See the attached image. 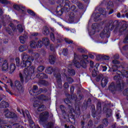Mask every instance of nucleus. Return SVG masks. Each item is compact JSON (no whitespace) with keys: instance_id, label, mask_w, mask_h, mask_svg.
Wrapping results in <instances>:
<instances>
[{"instance_id":"nucleus-1","label":"nucleus","mask_w":128,"mask_h":128,"mask_svg":"<svg viewBox=\"0 0 128 128\" xmlns=\"http://www.w3.org/2000/svg\"><path fill=\"white\" fill-rule=\"evenodd\" d=\"M57 4L59 6H57L56 9V14L58 16H60L64 12H74L76 8V6H70V1L68 0H58Z\"/></svg>"},{"instance_id":"nucleus-2","label":"nucleus","mask_w":128,"mask_h":128,"mask_svg":"<svg viewBox=\"0 0 128 128\" xmlns=\"http://www.w3.org/2000/svg\"><path fill=\"white\" fill-rule=\"evenodd\" d=\"M120 22L116 20L113 22L110 28L108 26H105L103 30L100 33V37L101 38H104L106 36L107 38H108L110 36V30H113L114 28H116V26H120Z\"/></svg>"},{"instance_id":"nucleus-3","label":"nucleus","mask_w":128,"mask_h":128,"mask_svg":"<svg viewBox=\"0 0 128 128\" xmlns=\"http://www.w3.org/2000/svg\"><path fill=\"white\" fill-rule=\"evenodd\" d=\"M36 68L34 66H31L29 68H26L24 70L23 74L20 72L19 74V76L20 78L21 82H24V76L25 77V78H30L32 76H34V69Z\"/></svg>"},{"instance_id":"nucleus-4","label":"nucleus","mask_w":128,"mask_h":128,"mask_svg":"<svg viewBox=\"0 0 128 128\" xmlns=\"http://www.w3.org/2000/svg\"><path fill=\"white\" fill-rule=\"evenodd\" d=\"M80 108H78L76 110H74L73 112H72L68 115V122L72 124V122H76V118H80Z\"/></svg>"},{"instance_id":"nucleus-5","label":"nucleus","mask_w":128,"mask_h":128,"mask_svg":"<svg viewBox=\"0 0 128 128\" xmlns=\"http://www.w3.org/2000/svg\"><path fill=\"white\" fill-rule=\"evenodd\" d=\"M73 63L74 66L76 68H88V64H89L90 63H88V61H84V60H80V62H78L76 60H74Z\"/></svg>"},{"instance_id":"nucleus-6","label":"nucleus","mask_w":128,"mask_h":128,"mask_svg":"<svg viewBox=\"0 0 128 128\" xmlns=\"http://www.w3.org/2000/svg\"><path fill=\"white\" fill-rule=\"evenodd\" d=\"M74 60H84L87 63L90 64V60H88V56L86 54H74Z\"/></svg>"},{"instance_id":"nucleus-7","label":"nucleus","mask_w":128,"mask_h":128,"mask_svg":"<svg viewBox=\"0 0 128 128\" xmlns=\"http://www.w3.org/2000/svg\"><path fill=\"white\" fill-rule=\"evenodd\" d=\"M50 116V113L48 112H43L40 114V122H44L48 120V116Z\"/></svg>"},{"instance_id":"nucleus-8","label":"nucleus","mask_w":128,"mask_h":128,"mask_svg":"<svg viewBox=\"0 0 128 128\" xmlns=\"http://www.w3.org/2000/svg\"><path fill=\"white\" fill-rule=\"evenodd\" d=\"M6 118H12V120H16L18 118V115L12 112H8L5 114Z\"/></svg>"},{"instance_id":"nucleus-9","label":"nucleus","mask_w":128,"mask_h":128,"mask_svg":"<svg viewBox=\"0 0 128 128\" xmlns=\"http://www.w3.org/2000/svg\"><path fill=\"white\" fill-rule=\"evenodd\" d=\"M38 87L37 86L34 85L33 86V88L30 90L29 94H30V96H38Z\"/></svg>"},{"instance_id":"nucleus-10","label":"nucleus","mask_w":128,"mask_h":128,"mask_svg":"<svg viewBox=\"0 0 128 128\" xmlns=\"http://www.w3.org/2000/svg\"><path fill=\"white\" fill-rule=\"evenodd\" d=\"M128 32V24H124L118 30V32L120 34H122V32L126 33Z\"/></svg>"},{"instance_id":"nucleus-11","label":"nucleus","mask_w":128,"mask_h":128,"mask_svg":"<svg viewBox=\"0 0 128 128\" xmlns=\"http://www.w3.org/2000/svg\"><path fill=\"white\" fill-rule=\"evenodd\" d=\"M31 66L30 62L22 60L20 64L21 68H30Z\"/></svg>"},{"instance_id":"nucleus-12","label":"nucleus","mask_w":128,"mask_h":128,"mask_svg":"<svg viewBox=\"0 0 128 128\" xmlns=\"http://www.w3.org/2000/svg\"><path fill=\"white\" fill-rule=\"evenodd\" d=\"M33 106L34 108H38V112H44V105H39L38 104H33Z\"/></svg>"},{"instance_id":"nucleus-13","label":"nucleus","mask_w":128,"mask_h":128,"mask_svg":"<svg viewBox=\"0 0 128 128\" xmlns=\"http://www.w3.org/2000/svg\"><path fill=\"white\" fill-rule=\"evenodd\" d=\"M108 90L112 92H114L118 91V89H116V87L114 82H112L110 86L108 87Z\"/></svg>"},{"instance_id":"nucleus-14","label":"nucleus","mask_w":128,"mask_h":128,"mask_svg":"<svg viewBox=\"0 0 128 128\" xmlns=\"http://www.w3.org/2000/svg\"><path fill=\"white\" fill-rule=\"evenodd\" d=\"M8 63L6 60H4L2 64V72H8Z\"/></svg>"},{"instance_id":"nucleus-15","label":"nucleus","mask_w":128,"mask_h":128,"mask_svg":"<svg viewBox=\"0 0 128 128\" xmlns=\"http://www.w3.org/2000/svg\"><path fill=\"white\" fill-rule=\"evenodd\" d=\"M54 76L56 78L57 84H60L62 82V76L60 73H54Z\"/></svg>"},{"instance_id":"nucleus-16","label":"nucleus","mask_w":128,"mask_h":128,"mask_svg":"<svg viewBox=\"0 0 128 128\" xmlns=\"http://www.w3.org/2000/svg\"><path fill=\"white\" fill-rule=\"evenodd\" d=\"M100 66L99 64H96L94 66V69L92 71V76L93 78H96V76H98V73L96 72V70H98V67Z\"/></svg>"},{"instance_id":"nucleus-17","label":"nucleus","mask_w":128,"mask_h":128,"mask_svg":"<svg viewBox=\"0 0 128 128\" xmlns=\"http://www.w3.org/2000/svg\"><path fill=\"white\" fill-rule=\"evenodd\" d=\"M56 58L54 55H50L49 56V62L50 64H54Z\"/></svg>"},{"instance_id":"nucleus-18","label":"nucleus","mask_w":128,"mask_h":128,"mask_svg":"<svg viewBox=\"0 0 128 128\" xmlns=\"http://www.w3.org/2000/svg\"><path fill=\"white\" fill-rule=\"evenodd\" d=\"M8 106H10V104L6 101H2L0 103V108H8Z\"/></svg>"},{"instance_id":"nucleus-19","label":"nucleus","mask_w":128,"mask_h":128,"mask_svg":"<svg viewBox=\"0 0 128 128\" xmlns=\"http://www.w3.org/2000/svg\"><path fill=\"white\" fill-rule=\"evenodd\" d=\"M36 76H38V78H40L41 80H44V78H48V76L46 74L42 72H40L38 74L36 75Z\"/></svg>"},{"instance_id":"nucleus-20","label":"nucleus","mask_w":128,"mask_h":128,"mask_svg":"<svg viewBox=\"0 0 128 128\" xmlns=\"http://www.w3.org/2000/svg\"><path fill=\"white\" fill-rule=\"evenodd\" d=\"M74 13L72 12H69V18L68 20L70 22H74Z\"/></svg>"},{"instance_id":"nucleus-21","label":"nucleus","mask_w":128,"mask_h":128,"mask_svg":"<svg viewBox=\"0 0 128 128\" xmlns=\"http://www.w3.org/2000/svg\"><path fill=\"white\" fill-rule=\"evenodd\" d=\"M50 28L48 26H45L42 30V34L44 36H48L50 34Z\"/></svg>"},{"instance_id":"nucleus-22","label":"nucleus","mask_w":128,"mask_h":128,"mask_svg":"<svg viewBox=\"0 0 128 128\" xmlns=\"http://www.w3.org/2000/svg\"><path fill=\"white\" fill-rule=\"evenodd\" d=\"M42 44H44L46 46H50V39H48V38H44L42 39Z\"/></svg>"},{"instance_id":"nucleus-23","label":"nucleus","mask_w":128,"mask_h":128,"mask_svg":"<svg viewBox=\"0 0 128 128\" xmlns=\"http://www.w3.org/2000/svg\"><path fill=\"white\" fill-rule=\"evenodd\" d=\"M16 68V64L14 63H12L10 64V74H12V72H14Z\"/></svg>"},{"instance_id":"nucleus-24","label":"nucleus","mask_w":128,"mask_h":128,"mask_svg":"<svg viewBox=\"0 0 128 128\" xmlns=\"http://www.w3.org/2000/svg\"><path fill=\"white\" fill-rule=\"evenodd\" d=\"M14 86L16 88V90H20L22 88V84H20V82L18 80L15 81Z\"/></svg>"},{"instance_id":"nucleus-25","label":"nucleus","mask_w":128,"mask_h":128,"mask_svg":"<svg viewBox=\"0 0 128 128\" xmlns=\"http://www.w3.org/2000/svg\"><path fill=\"white\" fill-rule=\"evenodd\" d=\"M108 80L106 78L102 79L101 80V86L102 88H105V86L108 84Z\"/></svg>"},{"instance_id":"nucleus-26","label":"nucleus","mask_w":128,"mask_h":128,"mask_svg":"<svg viewBox=\"0 0 128 128\" xmlns=\"http://www.w3.org/2000/svg\"><path fill=\"white\" fill-rule=\"evenodd\" d=\"M27 50H28V46L24 44L22 45L19 47V50L20 52H24Z\"/></svg>"},{"instance_id":"nucleus-27","label":"nucleus","mask_w":128,"mask_h":128,"mask_svg":"<svg viewBox=\"0 0 128 128\" xmlns=\"http://www.w3.org/2000/svg\"><path fill=\"white\" fill-rule=\"evenodd\" d=\"M102 14H100V12L96 13L95 16L94 18V22H98V18H100V16H102Z\"/></svg>"},{"instance_id":"nucleus-28","label":"nucleus","mask_w":128,"mask_h":128,"mask_svg":"<svg viewBox=\"0 0 128 128\" xmlns=\"http://www.w3.org/2000/svg\"><path fill=\"white\" fill-rule=\"evenodd\" d=\"M46 74H50L54 72V68L52 67H48L46 70Z\"/></svg>"},{"instance_id":"nucleus-29","label":"nucleus","mask_w":128,"mask_h":128,"mask_svg":"<svg viewBox=\"0 0 128 128\" xmlns=\"http://www.w3.org/2000/svg\"><path fill=\"white\" fill-rule=\"evenodd\" d=\"M30 46L32 48H38L37 42H36L34 40L32 41L30 44Z\"/></svg>"},{"instance_id":"nucleus-30","label":"nucleus","mask_w":128,"mask_h":128,"mask_svg":"<svg viewBox=\"0 0 128 128\" xmlns=\"http://www.w3.org/2000/svg\"><path fill=\"white\" fill-rule=\"evenodd\" d=\"M112 115V109H107L106 112V118H110Z\"/></svg>"},{"instance_id":"nucleus-31","label":"nucleus","mask_w":128,"mask_h":128,"mask_svg":"<svg viewBox=\"0 0 128 128\" xmlns=\"http://www.w3.org/2000/svg\"><path fill=\"white\" fill-rule=\"evenodd\" d=\"M68 72L70 76H76V70L72 68H69L68 69Z\"/></svg>"},{"instance_id":"nucleus-32","label":"nucleus","mask_w":128,"mask_h":128,"mask_svg":"<svg viewBox=\"0 0 128 128\" xmlns=\"http://www.w3.org/2000/svg\"><path fill=\"white\" fill-rule=\"evenodd\" d=\"M28 58V54L26 52L22 54V60H27Z\"/></svg>"},{"instance_id":"nucleus-33","label":"nucleus","mask_w":128,"mask_h":128,"mask_svg":"<svg viewBox=\"0 0 128 128\" xmlns=\"http://www.w3.org/2000/svg\"><path fill=\"white\" fill-rule=\"evenodd\" d=\"M17 30H18L20 34L24 32V28H22V26L20 24L17 25Z\"/></svg>"},{"instance_id":"nucleus-34","label":"nucleus","mask_w":128,"mask_h":128,"mask_svg":"<svg viewBox=\"0 0 128 128\" xmlns=\"http://www.w3.org/2000/svg\"><path fill=\"white\" fill-rule=\"evenodd\" d=\"M19 40H20V42L23 44H24V42H26V36H20L19 37Z\"/></svg>"},{"instance_id":"nucleus-35","label":"nucleus","mask_w":128,"mask_h":128,"mask_svg":"<svg viewBox=\"0 0 128 128\" xmlns=\"http://www.w3.org/2000/svg\"><path fill=\"white\" fill-rule=\"evenodd\" d=\"M39 84H42V86H48V81H46L45 80H41L39 82Z\"/></svg>"},{"instance_id":"nucleus-36","label":"nucleus","mask_w":128,"mask_h":128,"mask_svg":"<svg viewBox=\"0 0 128 128\" xmlns=\"http://www.w3.org/2000/svg\"><path fill=\"white\" fill-rule=\"evenodd\" d=\"M42 92H48V89H43L42 88H39L38 94H40Z\"/></svg>"},{"instance_id":"nucleus-37","label":"nucleus","mask_w":128,"mask_h":128,"mask_svg":"<svg viewBox=\"0 0 128 128\" xmlns=\"http://www.w3.org/2000/svg\"><path fill=\"white\" fill-rule=\"evenodd\" d=\"M27 12L30 15L32 16H36V13L34 12L32 10H27Z\"/></svg>"},{"instance_id":"nucleus-38","label":"nucleus","mask_w":128,"mask_h":128,"mask_svg":"<svg viewBox=\"0 0 128 128\" xmlns=\"http://www.w3.org/2000/svg\"><path fill=\"white\" fill-rule=\"evenodd\" d=\"M50 38L53 42H56V36H54V32H50Z\"/></svg>"},{"instance_id":"nucleus-39","label":"nucleus","mask_w":128,"mask_h":128,"mask_svg":"<svg viewBox=\"0 0 128 128\" xmlns=\"http://www.w3.org/2000/svg\"><path fill=\"white\" fill-rule=\"evenodd\" d=\"M88 104H92V99L90 98H88L87 102L86 103H84V108H87L88 106Z\"/></svg>"},{"instance_id":"nucleus-40","label":"nucleus","mask_w":128,"mask_h":128,"mask_svg":"<svg viewBox=\"0 0 128 128\" xmlns=\"http://www.w3.org/2000/svg\"><path fill=\"white\" fill-rule=\"evenodd\" d=\"M56 40L57 44H62V39L60 36H57Z\"/></svg>"},{"instance_id":"nucleus-41","label":"nucleus","mask_w":128,"mask_h":128,"mask_svg":"<svg viewBox=\"0 0 128 128\" xmlns=\"http://www.w3.org/2000/svg\"><path fill=\"white\" fill-rule=\"evenodd\" d=\"M13 123H12V125H10L8 124H2V128H12Z\"/></svg>"},{"instance_id":"nucleus-42","label":"nucleus","mask_w":128,"mask_h":128,"mask_svg":"<svg viewBox=\"0 0 128 128\" xmlns=\"http://www.w3.org/2000/svg\"><path fill=\"white\" fill-rule=\"evenodd\" d=\"M92 118H96L98 116L96 109L92 108Z\"/></svg>"},{"instance_id":"nucleus-43","label":"nucleus","mask_w":128,"mask_h":128,"mask_svg":"<svg viewBox=\"0 0 128 128\" xmlns=\"http://www.w3.org/2000/svg\"><path fill=\"white\" fill-rule=\"evenodd\" d=\"M54 124L52 122H48L46 124L47 128H54Z\"/></svg>"},{"instance_id":"nucleus-44","label":"nucleus","mask_w":128,"mask_h":128,"mask_svg":"<svg viewBox=\"0 0 128 128\" xmlns=\"http://www.w3.org/2000/svg\"><path fill=\"white\" fill-rule=\"evenodd\" d=\"M42 44H42V40L38 41L37 42V48H40L42 46Z\"/></svg>"},{"instance_id":"nucleus-45","label":"nucleus","mask_w":128,"mask_h":128,"mask_svg":"<svg viewBox=\"0 0 128 128\" xmlns=\"http://www.w3.org/2000/svg\"><path fill=\"white\" fill-rule=\"evenodd\" d=\"M16 65V66H20V59L18 58H16L15 59Z\"/></svg>"},{"instance_id":"nucleus-46","label":"nucleus","mask_w":128,"mask_h":128,"mask_svg":"<svg viewBox=\"0 0 128 128\" xmlns=\"http://www.w3.org/2000/svg\"><path fill=\"white\" fill-rule=\"evenodd\" d=\"M13 8L16 10H20V5L14 4L13 6Z\"/></svg>"},{"instance_id":"nucleus-47","label":"nucleus","mask_w":128,"mask_h":128,"mask_svg":"<svg viewBox=\"0 0 128 128\" xmlns=\"http://www.w3.org/2000/svg\"><path fill=\"white\" fill-rule=\"evenodd\" d=\"M96 109L97 110H100V112H102V104L98 102L96 105Z\"/></svg>"},{"instance_id":"nucleus-48","label":"nucleus","mask_w":128,"mask_h":128,"mask_svg":"<svg viewBox=\"0 0 128 128\" xmlns=\"http://www.w3.org/2000/svg\"><path fill=\"white\" fill-rule=\"evenodd\" d=\"M62 54L64 55L65 56H66L68 54V48H64L62 50Z\"/></svg>"},{"instance_id":"nucleus-49","label":"nucleus","mask_w":128,"mask_h":128,"mask_svg":"<svg viewBox=\"0 0 128 128\" xmlns=\"http://www.w3.org/2000/svg\"><path fill=\"white\" fill-rule=\"evenodd\" d=\"M6 32L10 36H14V32H12V29H10V28H6Z\"/></svg>"},{"instance_id":"nucleus-50","label":"nucleus","mask_w":128,"mask_h":128,"mask_svg":"<svg viewBox=\"0 0 128 128\" xmlns=\"http://www.w3.org/2000/svg\"><path fill=\"white\" fill-rule=\"evenodd\" d=\"M34 60V57L28 56V58H27V60H26V61L30 62H31V66H32V62Z\"/></svg>"},{"instance_id":"nucleus-51","label":"nucleus","mask_w":128,"mask_h":128,"mask_svg":"<svg viewBox=\"0 0 128 128\" xmlns=\"http://www.w3.org/2000/svg\"><path fill=\"white\" fill-rule=\"evenodd\" d=\"M0 4H8L10 2L8 0H0Z\"/></svg>"},{"instance_id":"nucleus-52","label":"nucleus","mask_w":128,"mask_h":128,"mask_svg":"<svg viewBox=\"0 0 128 128\" xmlns=\"http://www.w3.org/2000/svg\"><path fill=\"white\" fill-rule=\"evenodd\" d=\"M103 124L105 126H108V118H104L102 122Z\"/></svg>"},{"instance_id":"nucleus-53","label":"nucleus","mask_w":128,"mask_h":128,"mask_svg":"<svg viewBox=\"0 0 128 128\" xmlns=\"http://www.w3.org/2000/svg\"><path fill=\"white\" fill-rule=\"evenodd\" d=\"M78 8H80V10H84V4L80 2H78Z\"/></svg>"},{"instance_id":"nucleus-54","label":"nucleus","mask_w":128,"mask_h":128,"mask_svg":"<svg viewBox=\"0 0 128 128\" xmlns=\"http://www.w3.org/2000/svg\"><path fill=\"white\" fill-rule=\"evenodd\" d=\"M116 90H122V84L120 82H119V83L116 84Z\"/></svg>"},{"instance_id":"nucleus-55","label":"nucleus","mask_w":128,"mask_h":128,"mask_svg":"<svg viewBox=\"0 0 128 128\" xmlns=\"http://www.w3.org/2000/svg\"><path fill=\"white\" fill-rule=\"evenodd\" d=\"M44 66H40L38 68V72H44Z\"/></svg>"},{"instance_id":"nucleus-56","label":"nucleus","mask_w":128,"mask_h":128,"mask_svg":"<svg viewBox=\"0 0 128 128\" xmlns=\"http://www.w3.org/2000/svg\"><path fill=\"white\" fill-rule=\"evenodd\" d=\"M66 80H68V84H72V82H74V78L72 77H68Z\"/></svg>"},{"instance_id":"nucleus-57","label":"nucleus","mask_w":128,"mask_h":128,"mask_svg":"<svg viewBox=\"0 0 128 128\" xmlns=\"http://www.w3.org/2000/svg\"><path fill=\"white\" fill-rule=\"evenodd\" d=\"M98 28V24L96 23L93 24L92 25V30H96Z\"/></svg>"},{"instance_id":"nucleus-58","label":"nucleus","mask_w":128,"mask_h":128,"mask_svg":"<svg viewBox=\"0 0 128 128\" xmlns=\"http://www.w3.org/2000/svg\"><path fill=\"white\" fill-rule=\"evenodd\" d=\"M12 126H16V128H24V126H20V124L16 123L12 124Z\"/></svg>"},{"instance_id":"nucleus-59","label":"nucleus","mask_w":128,"mask_h":128,"mask_svg":"<svg viewBox=\"0 0 128 128\" xmlns=\"http://www.w3.org/2000/svg\"><path fill=\"white\" fill-rule=\"evenodd\" d=\"M65 42L68 44H74V41L69 40L68 38H65Z\"/></svg>"},{"instance_id":"nucleus-60","label":"nucleus","mask_w":128,"mask_h":128,"mask_svg":"<svg viewBox=\"0 0 128 128\" xmlns=\"http://www.w3.org/2000/svg\"><path fill=\"white\" fill-rule=\"evenodd\" d=\"M102 60H110V56L106 55L103 56Z\"/></svg>"},{"instance_id":"nucleus-61","label":"nucleus","mask_w":128,"mask_h":128,"mask_svg":"<svg viewBox=\"0 0 128 128\" xmlns=\"http://www.w3.org/2000/svg\"><path fill=\"white\" fill-rule=\"evenodd\" d=\"M92 126H94L92 120H90L88 122V126L90 128H92Z\"/></svg>"},{"instance_id":"nucleus-62","label":"nucleus","mask_w":128,"mask_h":128,"mask_svg":"<svg viewBox=\"0 0 128 128\" xmlns=\"http://www.w3.org/2000/svg\"><path fill=\"white\" fill-rule=\"evenodd\" d=\"M123 94L126 96H128V88L124 90L123 91Z\"/></svg>"},{"instance_id":"nucleus-63","label":"nucleus","mask_w":128,"mask_h":128,"mask_svg":"<svg viewBox=\"0 0 128 128\" xmlns=\"http://www.w3.org/2000/svg\"><path fill=\"white\" fill-rule=\"evenodd\" d=\"M120 74H117L116 75L114 76V80H120Z\"/></svg>"},{"instance_id":"nucleus-64","label":"nucleus","mask_w":128,"mask_h":128,"mask_svg":"<svg viewBox=\"0 0 128 128\" xmlns=\"http://www.w3.org/2000/svg\"><path fill=\"white\" fill-rule=\"evenodd\" d=\"M85 120H86V119L84 118V117H83V120L81 121V126H82L81 128H84Z\"/></svg>"}]
</instances>
